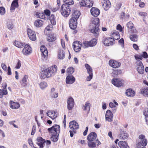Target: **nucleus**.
<instances>
[{
    "instance_id": "nucleus-1",
    "label": "nucleus",
    "mask_w": 148,
    "mask_h": 148,
    "mask_svg": "<svg viewBox=\"0 0 148 148\" xmlns=\"http://www.w3.org/2000/svg\"><path fill=\"white\" fill-rule=\"evenodd\" d=\"M97 137V134L95 132L90 133L87 136V139L88 140V144L90 148H95L96 145L98 147L101 144V142Z\"/></svg>"
},
{
    "instance_id": "nucleus-2",
    "label": "nucleus",
    "mask_w": 148,
    "mask_h": 148,
    "mask_svg": "<svg viewBox=\"0 0 148 148\" xmlns=\"http://www.w3.org/2000/svg\"><path fill=\"white\" fill-rule=\"evenodd\" d=\"M57 67L54 65L42 71L41 72L40 77L41 79L49 78L53 76L57 72Z\"/></svg>"
},
{
    "instance_id": "nucleus-3",
    "label": "nucleus",
    "mask_w": 148,
    "mask_h": 148,
    "mask_svg": "<svg viewBox=\"0 0 148 148\" xmlns=\"http://www.w3.org/2000/svg\"><path fill=\"white\" fill-rule=\"evenodd\" d=\"M99 19L98 18L94 19L90 25V31L93 33L95 37H97L99 32Z\"/></svg>"
},
{
    "instance_id": "nucleus-4",
    "label": "nucleus",
    "mask_w": 148,
    "mask_h": 148,
    "mask_svg": "<svg viewBox=\"0 0 148 148\" xmlns=\"http://www.w3.org/2000/svg\"><path fill=\"white\" fill-rule=\"evenodd\" d=\"M70 5L63 4L61 8V12L62 14L64 17H67L71 12Z\"/></svg>"
},
{
    "instance_id": "nucleus-5",
    "label": "nucleus",
    "mask_w": 148,
    "mask_h": 148,
    "mask_svg": "<svg viewBox=\"0 0 148 148\" xmlns=\"http://www.w3.org/2000/svg\"><path fill=\"white\" fill-rule=\"evenodd\" d=\"M60 130V127L59 125L55 124L51 127L48 128V132L51 135H59Z\"/></svg>"
},
{
    "instance_id": "nucleus-6",
    "label": "nucleus",
    "mask_w": 148,
    "mask_h": 148,
    "mask_svg": "<svg viewBox=\"0 0 148 148\" xmlns=\"http://www.w3.org/2000/svg\"><path fill=\"white\" fill-rule=\"evenodd\" d=\"M79 3L82 6L90 8L92 6L93 2L90 0H81Z\"/></svg>"
},
{
    "instance_id": "nucleus-7",
    "label": "nucleus",
    "mask_w": 148,
    "mask_h": 148,
    "mask_svg": "<svg viewBox=\"0 0 148 148\" xmlns=\"http://www.w3.org/2000/svg\"><path fill=\"white\" fill-rule=\"evenodd\" d=\"M85 66L86 69L88 73L89 74V75L86 78V80L87 81H90L92 77V69L91 66L88 64H86Z\"/></svg>"
},
{
    "instance_id": "nucleus-8",
    "label": "nucleus",
    "mask_w": 148,
    "mask_h": 148,
    "mask_svg": "<svg viewBox=\"0 0 148 148\" xmlns=\"http://www.w3.org/2000/svg\"><path fill=\"white\" fill-rule=\"evenodd\" d=\"M27 35L29 38L32 41H35L36 37L35 32L31 29L28 28L27 30Z\"/></svg>"
},
{
    "instance_id": "nucleus-9",
    "label": "nucleus",
    "mask_w": 148,
    "mask_h": 148,
    "mask_svg": "<svg viewBox=\"0 0 148 148\" xmlns=\"http://www.w3.org/2000/svg\"><path fill=\"white\" fill-rule=\"evenodd\" d=\"M73 48L75 51L76 52H79L80 51L82 46V44L80 43L79 42L76 41L73 43Z\"/></svg>"
},
{
    "instance_id": "nucleus-10",
    "label": "nucleus",
    "mask_w": 148,
    "mask_h": 148,
    "mask_svg": "<svg viewBox=\"0 0 148 148\" xmlns=\"http://www.w3.org/2000/svg\"><path fill=\"white\" fill-rule=\"evenodd\" d=\"M28 76L26 75L24 76L23 77L20 81V84L22 87H25L29 83Z\"/></svg>"
},
{
    "instance_id": "nucleus-11",
    "label": "nucleus",
    "mask_w": 148,
    "mask_h": 148,
    "mask_svg": "<svg viewBox=\"0 0 148 148\" xmlns=\"http://www.w3.org/2000/svg\"><path fill=\"white\" fill-rule=\"evenodd\" d=\"M77 20L76 18H71L69 22V24L70 27L72 29H74L76 28L77 26Z\"/></svg>"
},
{
    "instance_id": "nucleus-12",
    "label": "nucleus",
    "mask_w": 148,
    "mask_h": 148,
    "mask_svg": "<svg viewBox=\"0 0 148 148\" xmlns=\"http://www.w3.org/2000/svg\"><path fill=\"white\" fill-rule=\"evenodd\" d=\"M74 100L73 98L71 97H69L67 99L68 109L69 110H71L74 107Z\"/></svg>"
},
{
    "instance_id": "nucleus-13",
    "label": "nucleus",
    "mask_w": 148,
    "mask_h": 148,
    "mask_svg": "<svg viewBox=\"0 0 148 148\" xmlns=\"http://www.w3.org/2000/svg\"><path fill=\"white\" fill-rule=\"evenodd\" d=\"M109 64L110 66L112 68H116L120 66L121 63L115 60H110L109 61Z\"/></svg>"
},
{
    "instance_id": "nucleus-14",
    "label": "nucleus",
    "mask_w": 148,
    "mask_h": 148,
    "mask_svg": "<svg viewBox=\"0 0 148 148\" xmlns=\"http://www.w3.org/2000/svg\"><path fill=\"white\" fill-rule=\"evenodd\" d=\"M103 42L105 45L109 46L113 45L114 43L115 40L112 38L108 37L104 40V41L103 40Z\"/></svg>"
},
{
    "instance_id": "nucleus-15",
    "label": "nucleus",
    "mask_w": 148,
    "mask_h": 148,
    "mask_svg": "<svg viewBox=\"0 0 148 148\" xmlns=\"http://www.w3.org/2000/svg\"><path fill=\"white\" fill-rule=\"evenodd\" d=\"M102 5L105 10H107L110 8L111 3L108 0H101Z\"/></svg>"
},
{
    "instance_id": "nucleus-16",
    "label": "nucleus",
    "mask_w": 148,
    "mask_h": 148,
    "mask_svg": "<svg viewBox=\"0 0 148 148\" xmlns=\"http://www.w3.org/2000/svg\"><path fill=\"white\" fill-rule=\"evenodd\" d=\"M112 84L115 86L119 87L122 86L123 84L120 79L114 78L112 80Z\"/></svg>"
},
{
    "instance_id": "nucleus-17",
    "label": "nucleus",
    "mask_w": 148,
    "mask_h": 148,
    "mask_svg": "<svg viewBox=\"0 0 148 148\" xmlns=\"http://www.w3.org/2000/svg\"><path fill=\"white\" fill-rule=\"evenodd\" d=\"M127 28H128V31L132 33H136L137 31L134 26V24L132 22L130 21L127 24Z\"/></svg>"
},
{
    "instance_id": "nucleus-18",
    "label": "nucleus",
    "mask_w": 148,
    "mask_h": 148,
    "mask_svg": "<svg viewBox=\"0 0 148 148\" xmlns=\"http://www.w3.org/2000/svg\"><path fill=\"white\" fill-rule=\"evenodd\" d=\"M91 14L93 16L97 17L99 16L100 13V10L98 8L93 7L90 10Z\"/></svg>"
},
{
    "instance_id": "nucleus-19",
    "label": "nucleus",
    "mask_w": 148,
    "mask_h": 148,
    "mask_svg": "<svg viewBox=\"0 0 148 148\" xmlns=\"http://www.w3.org/2000/svg\"><path fill=\"white\" fill-rule=\"evenodd\" d=\"M106 121L108 122H111L112 121V119L113 117V115L110 110H107L106 112Z\"/></svg>"
},
{
    "instance_id": "nucleus-20",
    "label": "nucleus",
    "mask_w": 148,
    "mask_h": 148,
    "mask_svg": "<svg viewBox=\"0 0 148 148\" xmlns=\"http://www.w3.org/2000/svg\"><path fill=\"white\" fill-rule=\"evenodd\" d=\"M22 52L24 55H28L31 53L32 48L29 45H26L23 49Z\"/></svg>"
},
{
    "instance_id": "nucleus-21",
    "label": "nucleus",
    "mask_w": 148,
    "mask_h": 148,
    "mask_svg": "<svg viewBox=\"0 0 148 148\" xmlns=\"http://www.w3.org/2000/svg\"><path fill=\"white\" fill-rule=\"evenodd\" d=\"M75 80V78L73 75H69L66 78V83L68 84H71L74 83Z\"/></svg>"
},
{
    "instance_id": "nucleus-22",
    "label": "nucleus",
    "mask_w": 148,
    "mask_h": 148,
    "mask_svg": "<svg viewBox=\"0 0 148 148\" xmlns=\"http://www.w3.org/2000/svg\"><path fill=\"white\" fill-rule=\"evenodd\" d=\"M37 144L40 147V148H43V145L45 144L46 141L41 137H39L37 139Z\"/></svg>"
},
{
    "instance_id": "nucleus-23",
    "label": "nucleus",
    "mask_w": 148,
    "mask_h": 148,
    "mask_svg": "<svg viewBox=\"0 0 148 148\" xmlns=\"http://www.w3.org/2000/svg\"><path fill=\"white\" fill-rule=\"evenodd\" d=\"M69 127L71 130H75L78 129L79 126L77 122L75 121H72L69 123Z\"/></svg>"
},
{
    "instance_id": "nucleus-24",
    "label": "nucleus",
    "mask_w": 148,
    "mask_h": 148,
    "mask_svg": "<svg viewBox=\"0 0 148 148\" xmlns=\"http://www.w3.org/2000/svg\"><path fill=\"white\" fill-rule=\"evenodd\" d=\"M126 95L128 97H133L136 94L135 92L131 88H129L126 90Z\"/></svg>"
},
{
    "instance_id": "nucleus-25",
    "label": "nucleus",
    "mask_w": 148,
    "mask_h": 148,
    "mask_svg": "<svg viewBox=\"0 0 148 148\" xmlns=\"http://www.w3.org/2000/svg\"><path fill=\"white\" fill-rule=\"evenodd\" d=\"M47 115L52 119H54L57 117V114L55 111L53 110L49 111L47 113Z\"/></svg>"
},
{
    "instance_id": "nucleus-26",
    "label": "nucleus",
    "mask_w": 148,
    "mask_h": 148,
    "mask_svg": "<svg viewBox=\"0 0 148 148\" xmlns=\"http://www.w3.org/2000/svg\"><path fill=\"white\" fill-rule=\"evenodd\" d=\"M120 132V134H119V136L120 138L124 140L128 137L129 135L126 132L121 130Z\"/></svg>"
},
{
    "instance_id": "nucleus-27",
    "label": "nucleus",
    "mask_w": 148,
    "mask_h": 148,
    "mask_svg": "<svg viewBox=\"0 0 148 148\" xmlns=\"http://www.w3.org/2000/svg\"><path fill=\"white\" fill-rule=\"evenodd\" d=\"M18 0H14L12 2L10 8V10H14L16 8L18 7Z\"/></svg>"
},
{
    "instance_id": "nucleus-28",
    "label": "nucleus",
    "mask_w": 148,
    "mask_h": 148,
    "mask_svg": "<svg viewBox=\"0 0 148 148\" xmlns=\"http://www.w3.org/2000/svg\"><path fill=\"white\" fill-rule=\"evenodd\" d=\"M111 36L114 40H118L120 38V35L119 32L116 30L112 31V32Z\"/></svg>"
},
{
    "instance_id": "nucleus-29",
    "label": "nucleus",
    "mask_w": 148,
    "mask_h": 148,
    "mask_svg": "<svg viewBox=\"0 0 148 148\" xmlns=\"http://www.w3.org/2000/svg\"><path fill=\"white\" fill-rule=\"evenodd\" d=\"M147 143V141L146 139H143L142 140H139L137 145L139 147L141 146L145 147L146 146Z\"/></svg>"
},
{
    "instance_id": "nucleus-30",
    "label": "nucleus",
    "mask_w": 148,
    "mask_h": 148,
    "mask_svg": "<svg viewBox=\"0 0 148 148\" xmlns=\"http://www.w3.org/2000/svg\"><path fill=\"white\" fill-rule=\"evenodd\" d=\"M10 106L12 109H17L20 107V105L18 102H15L12 101H10Z\"/></svg>"
},
{
    "instance_id": "nucleus-31",
    "label": "nucleus",
    "mask_w": 148,
    "mask_h": 148,
    "mask_svg": "<svg viewBox=\"0 0 148 148\" xmlns=\"http://www.w3.org/2000/svg\"><path fill=\"white\" fill-rule=\"evenodd\" d=\"M43 24V21L41 20L37 19L34 23V26L37 27H42Z\"/></svg>"
},
{
    "instance_id": "nucleus-32",
    "label": "nucleus",
    "mask_w": 148,
    "mask_h": 148,
    "mask_svg": "<svg viewBox=\"0 0 148 148\" xmlns=\"http://www.w3.org/2000/svg\"><path fill=\"white\" fill-rule=\"evenodd\" d=\"M119 145L120 148H129L127 143L125 141H120L119 143Z\"/></svg>"
},
{
    "instance_id": "nucleus-33",
    "label": "nucleus",
    "mask_w": 148,
    "mask_h": 148,
    "mask_svg": "<svg viewBox=\"0 0 148 148\" xmlns=\"http://www.w3.org/2000/svg\"><path fill=\"white\" fill-rule=\"evenodd\" d=\"M90 104L88 102L86 103L85 105L83 107V109L84 111H87L88 113L90 109Z\"/></svg>"
},
{
    "instance_id": "nucleus-34",
    "label": "nucleus",
    "mask_w": 148,
    "mask_h": 148,
    "mask_svg": "<svg viewBox=\"0 0 148 148\" xmlns=\"http://www.w3.org/2000/svg\"><path fill=\"white\" fill-rule=\"evenodd\" d=\"M141 93L144 96L148 97V87L145 88L140 90Z\"/></svg>"
},
{
    "instance_id": "nucleus-35",
    "label": "nucleus",
    "mask_w": 148,
    "mask_h": 148,
    "mask_svg": "<svg viewBox=\"0 0 148 148\" xmlns=\"http://www.w3.org/2000/svg\"><path fill=\"white\" fill-rule=\"evenodd\" d=\"M80 15V13L79 11L75 10L74 11L72 15L73 18H76L77 19Z\"/></svg>"
},
{
    "instance_id": "nucleus-36",
    "label": "nucleus",
    "mask_w": 148,
    "mask_h": 148,
    "mask_svg": "<svg viewBox=\"0 0 148 148\" xmlns=\"http://www.w3.org/2000/svg\"><path fill=\"white\" fill-rule=\"evenodd\" d=\"M13 44L16 47L19 48H22L25 45L23 43L18 41L14 42Z\"/></svg>"
},
{
    "instance_id": "nucleus-37",
    "label": "nucleus",
    "mask_w": 148,
    "mask_h": 148,
    "mask_svg": "<svg viewBox=\"0 0 148 148\" xmlns=\"http://www.w3.org/2000/svg\"><path fill=\"white\" fill-rule=\"evenodd\" d=\"M47 40L49 42H53L55 41L56 39V37L53 34H49L47 37Z\"/></svg>"
},
{
    "instance_id": "nucleus-38",
    "label": "nucleus",
    "mask_w": 148,
    "mask_h": 148,
    "mask_svg": "<svg viewBox=\"0 0 148 148\" xmlns=\"http://www.w3.org/2000/svg\"><path fill=\"white\" fill-rule=\"evenodd\" d=\"M65 52L63 50L60 49L59 51L58 56V58L60 59H62L64 58Z\"/></svg>"
},
{
    "instance_id": "nucleus-39",
    "label": "nucleus",
    "mask_w": 148,
    "mask_h": 148,
    "mask_svg": "<svg viewBox=\"0 0 148 148\" xmlns=\"http://www.w3.org/2000/svg\"><path fill=\"white\" fill-rule=\"evenodd\" d=\"M138 36L136 34H132L130 36V40L133 41H137L138 40Z\"/></svg>"
},
{
    "instance_id": "nucleus-40",
    "label": "nucleus",
    "mask_w": 148,
    "mask_h": 148,
    "mask_svg": "<svg viewBox=\"0 0 148 148\" xmlns=\"http://www.w3.org/2000/svg\"><path fill=\"white\" fill-rule=\"evenodd\" d=\"M89 43L90 47H93L95 46L97 43V40L96 39H93L89 41Z\"/></svg>"
},
{
    "instance_id": "nucleus-41",
    "label": "nucleus",
    "mask_w": 148,
    "mask_h": 148,
    "mask_svg": "<svg viewBox=\"0 0 148 148\" xmlns=\"http://www.w3.org/2000/svg\"><path fill=\"white\" fill-rule=\"evenodd\" d=\"M50 20L52 25H55L56 24V22L55 16L54 15L52 14L50 17Z\"/></svg>"
},
{
    "instance_id": "nucleus-42",
    "label": "nucleus",
    "mask_w": 148,
    "mask_h": 148,
    "mask_svg": "<svg viewBox=\"0 0 148 148\" xmlns=\"http://www.w3.org/2000/svg\"><path fill=\"white\" fill-rule=\"evenodd\" d=\"M122 73V71L120 69H116L114 70L112 72L113 75L114 77L116 76V75L120 74Z\"/></svg>"
},
{
    "instance_id": "nucleus-43",
    "label": "nucleus",
    "mask_w": 148,
    "mask_h": 148,
    "mask_svg": "<svg viewBox=\"0 0 148 148\" xmlns=\"http://www.w3.org/2000/svg\"><path fill=\"white\" fill-rule=\"evenodd\" d=\"M36 15L37 16L38 18L44 19L46 18L45 15L43 13H39L38 12L36 14Z\"/></svg>"
},
{
    "instance_id": "nucleus-44",
    "label": "nucleus",
    "mask_w": 148,
    "mask_h": 148,
    "mask_svg": "<svg viewBox=\"0 0 148 148\" xmlns=\"http://www.w3.org/2000/svg\"><path fill=\"white\" fill-rule=\"evenodd\" d=\"M137 69L138 72L140 74H143L144 73V71L143 65L139 67H137Z\"/></svg>"
},
{
    "instance_id": "nucleus-45",
    "label": "nucleus",
    "mask_w": 148,
    "mask_h": 148,
    "mask_svg": "<svg viewBox=\"0 0 148 148\" xmlns=\"http://www.w3.org/2000/svg\"><path fill=\"white\" fill-rule=\"evenodd\" d=\"M52 136L51 137V140L53 142H56L58 140V136L59 135H51Z\"/></svg>"
},
{
    "instance_id": "nucleus-46",
    "label": "nucleus",
    "mask_w": 148,
    "mask_h": 148,
    "mask_svg": "<svg viewBox=\"0 0 148 148\" xmlns=\"http://www.w3.org/2000/svg\"><path fill=\"white\" fill-rule=\"evenodd\" d=\"M82 47L84 48H86L90 47L89 41H84L82 45Z\"/></svg>"
},
{
    "instance_id": "nucleus-47",
    "label": "nucleus",
    "mask_w": 148,
    "mask_h": 148,
    "mask_svg": "<svg viewBox=\"0 0 148 148\" xmlns=\"http://www.w3.org/2000/svg\"><path fill=\"white\" fill-rule=\"evenodd\" d=\"M41 56L43 58H46L48 56V52L47 50L41 52Z\"/></svg>"
},
{
    "instance_id": "nucleus-48",
    "label": "nucleus",
    "mask_w": 148,
    "mask_h": 148,
    "mask_svg": "<svg viewBox=\"0 0 148 148\" xmlns=\"http://www.w3.org/2000/svg\"><path fill=\"white\" fill-rule=\"evenodd\" d=\"M7 27L9 29H11L13 28L14 25L11 20H10L8 22L7 24Z\"/></svg>"
},
{
    "instance_id": "nucleus-49",
    "label": "nucleus",
    "mask_w": 148,
    "mask_h": 148,
    "mask_svg": "<svg viewBox=\"0 0 148 148\" xmlns=\"http://www.w3.org/2000/svg\"><path fill=\"white\" fill-rule=\"evenodd\" d=\"M74 69L73 67H71L67 69V72L69 74H71L74 73Z\"/></svg>"
},
{
    "instance_id": "nucleus-50",
    "label": "nucleus",
    "mask_w": 148,
    "mask_h": 148,
    "mask_svg": "<svg viewBox=\"0 0 148 148\" xmlns=\"http://www.w3.org/2000/svg\"><path fill=\"white\" fill-rule=\"evenodd\" d=\"M47 83L45 82H41L40 84V88L42 89H43L47 86Z\"/></svg>"
},
{
    "instance_id": "nucleus-51",
    "label": "nucleus",
    "mask_w": 148,
    "mask_h": 148,
    "mask_svg": "<svg viewBox=\"0 0 148 148\" xmlns=\"http://www.w3.org/2000/svg\"><path fill=\"white\" fill-rule=\"evenodd\" d=\"M122 5V3L121 2L117 3L115 7V9L116 11H118L120 9Z\"/></svg>"
},
{
    "instance_id": "nucleus-52",
    "label": "nucleus",
    "mask_w": 148,
    "mask_h": 148,
    "mask_svg": "<svg viewBox=\"0 0 148 148\" xmlns=\"http://www.w3.org/2000/svg\"><path fill=\"white\" fill-rule=\"evenodd\" d=\"M63 1L65 3L64 4L71 5L73 4L74 3L73 0H63Z\"/></svg>"
},
{
    "instance_id": "nucleus-53",
    "label": "nucleus",
    "mask_w": 148,
    "mask_h": 148,
    "mask_svg": "<svg viewBox=\"0 0 148 148\" xmlns=\"http://www.w3.org/2000/svg\"><path fill=\"white\" fill-rule=\"evenodd\" d=\"M144 114L145 116L146 124L148 125V110L144 112Z\"/></svg>"
},
{
    "instance_id": "nucleus-54",
    "label": "nucleus",
    "mask_w": 148,
    "mask_h": 148,
    "mask_svg": "<svg viewBox=\"0 0 148 148\" xmlns=\"http://www.w3.org/2000/svg\"><path fill=\"white\" fill-rule=\"evenodd\" d=\"M8 94V92L5 91L3 92L2 90L0 89V98H2L3 96V95H5Z\"/></svg>"
},
{
    "instance_id": "nucleus-55",
    "label": "nucleus",
    "mask_w": 148,
    "mask_h": 148,
    "mask_svg": "<svg viewBox=\"0 0 148 148\" xmlns=\"http://www.w3.org/2000/svg\"><path fill=\"white\" fill-rule=\"evenodd\" d=\"M119 43L123 48L124 47V40L123 38H122L119 41Z\"/></svg>"
},
{
    "instance_id": "nucleus-56",
    "label": "nucleus",
    "mask_w": 148,
    "mask_h": 148,
    "mask_svg": "<svg viewBox=\"0 0 148 148\" xmlns=\"http://www.w3.org/2000/svg\"><path fill=\"white\" fill-rule=\"evenodd\" d=\"M5 13V8L3 7H0V14L1 15H3Z\"/></svg>"
},
{
    "instance_id": "nucleus-57",
    "label": "nucleus",
    "mask_w": 148,
    "mask_h": 148,
    "mask_svg": "<svg viewBox=\"0 0 148 148\" xmlns=\"http://www.w3.org/2000/svg\"><path fill=\"white\" fill-rule=\"evenodd\" d=\"M136 66L139 67L143 66V64L141 61L140 60H138L136 62Z\"/></svg>"
},
{
    "instance_id": "nucleus-58",
    "label": "nucleus",
    "mask_w": 148,
    "mask_h": 148,
    "mask_svg": "<svg viewBox=\"0 0 148 148\" xmlns=\"http://www.w3.org/2000/svg\"><path fill=\"white\" fill-rule=\"evenodd\" d=\"M52 25H48L46 28V29L47 31H50L52 30V29L53 27V26Z\"/></svg>"
},
{
    "instance_id": "nucleus-59",
    "label": "nucleus",
    "mask_w": 148,
    "mask_h": 148,
    "mask_svg": "<svg viewBox=\"0 0 148 148\" xmlns=\"http://www.w3.org/2000/svg\"><path fill=\"white\" fill-rule=\"evenodd\" d=\"M21 66V62L19 60H18V62L16 65L15 68L17 69H20Z\"/></svg>"
},
{
    "instance_id": "nucleus-60",
    "label": "nucleus",
    "mask_w": 148,
    "mask_h": 148,
    "mask_svg": "<svg viewBox=\"0 0 148 148\" xmlns=\"http://www.w3.org/2000/svg\"><path fill=\"white\" fill-rule=\"evenodd\" d=\"M16 121H10L9 122V124L11 125H13L14 127L16 128H18V127L17 125H16L14 124V123H15Z\"/></svg>"
},
{
    "instance_id": "nucleus-61",
    "label": "nucleus",
    "mask_w": 148,
    "mask_h": 148,
    "mask_svg": "<svg viewBox=\"0 0 148 148\" xmlns=\"http://www.w3.org/2000/svg\"><path fill=\"white\" fill-rule=\"evenodd\" d=\"M138 14L139 15L143 17H145L147 15V14L146 12H139Z\"/></svg>"
},
{
    "instance_id": "nucleus-62",
    "label": "nucleus",
    "mask_w": 148,
    "mask_h": 148,
    "mask_svg": "<svg viewBox=\"0 0 148 148\" xmlns=\"http://www.w3.org/2000/svg\"><path fill=\"white\" fill-rule=\"evenodd\" d=\"M136 60L138 59H140V60H142L143 59V57L141 55H137L134 56Z\"/></svg>"
},
{
    "instance_id": "nucleus-63",
    "label": "nucleus",
    "mask_w": 148,
    "mask_h": 148,
    "mask_svg": "<svg viewBox=\"0 0 148 148\" xmlns=\"http://www.w3.org/2000/svg\"><path fill=\"white\" fill-rule=\"evenodd\" d=\"M44 14L48 16H49L50 14V11L48 10H44Z\"/></svg>"
},
{
    "instance_id": "nucleus-64",
    "label": "nucleus",
    "mask_w": 148,
    "mask_h": 148,
    "mask_svg": "<svg viewBox=\"0 0 148 148\" xmlns=\"http://www.w3.org/2000/svg\"><path fill=\"white\" fill-rule=\"evenodd\" d=\"M28 143L29 145L31 147L34 146V145L33 143L32 139L31 138H29L28 139Z\"/></svg>"
}]
</instances>
